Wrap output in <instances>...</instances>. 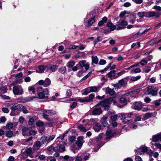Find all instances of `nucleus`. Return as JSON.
<instances>
[{
  "instance_id": "f257e3e1",
  "label": "nucleus",
  "mask_w": 161,
  "mask_h": 161,
  "mask_svg": "<svg viewBox=\"0 0 161 161\" xmlns=\"http://www.w3.org/2000/svg\"><path fill=\"white\" fill-rule=\"evenodd\" d=\"M161 15V13H158L154 11L147 12L146 11L140 12L137 13V15L138 17L142 18L144 17L147 18H150L155 16L156 18L159 17Z\"/></svg>"
},
{
  "instance_id": "f03ea898",
  "label": "nucleus",
  "mask_w": 161,
  "mask_h": 161,
  "mask_svg": "<svg viewBox=\"0 0 161 161\" xmlns=\"http://www.w3.org/2000/svg\"><path fill=\"white\" fill-rule=\"evenodd\" d=\"M113 97H110L98 103L96 105V106H101L104 108L105 110H108L109 109V105L113 102L114 104H115L116 101L114 100Z\"/></svg>"
},
{
  "instance_id": "7ed1b4c3",
  "label": "nucleus",
  "mask_w": 161,
  "mask_h": 161,
  "mask_svg": "<svg viewBox=\"0 0 161 161\" xmlns=\"http://www.w3.org/2000/svg\"><path fill=\"white\" fill-rule=\"evenodd\" d=\"M20 104L17 103H13L10 108L11 111L10 115L12 116L18 115L20 113Z\"/></svg>"
},
{
  "instance_id": "20e7f679",
  "label": "nucleus",
  "mask_w": 161,
  "mask_h": 161,
  "mask_svg": "<svg viewBox=\"0 0 161 161\" xmlns=\"http://www.w3.org/2000/svg\"><path fill=\"white\" fill-rule=\"evenodd\" d=\"M40 112L43 118L48 120H49L48 116H52L56 114L55 111L52 110L43 109L40 110Z\"/></svg>"
},
{
  "instance_id": "39448f33",
  "label": "nucleus",
  "mask_w": 161,
  "mask_h": 161,
  "mask_svg": "<svg viewBox=\"0 0 161 161\" xmlns=\"http://www.w3.org/2000/svg\"><path fill=\"white\" fill-rule=\"evenodd\" d=\"M128 94H126L124 95L119 99L118 103H116L115 105H116L118 107L121 108L127 104L128 98L127 97Z\"/></svg>"
},
{
  "instance_id": "423d86ee",
  "label": "nucleus",
  "mask_w": 161,
  "mask_h": 161,
  "mask_svg": "<svg viewBox=\"0 0 161 161\" xmlns=\"http://www.w3.org/2000/svg\"><path fill=\"white\" fill-rule=\"evenodd\" d=\"M158 88L155 86H148L147 88V92L149 94L153 96H156L158 94Z\"/></svg>"
},
{
  "instance_id": "0eeeda50",
  "label": "nucleus",
  "mask_w": 161,
  "mask_h": 161,
  "mask_svg": "<svg viewBox=\"0 0 161 161\" xmlns=\"http://www.w3.org/2000/svg\"><path fill=\"white\" fill-rule=\"evenodd\" d=\"M107 26L110 28V31H113L116 29L117 30H120L125 28L124 26H120V25H113V24L110 22H108Z\"/></svg>"
},
{
  "instance_id": "6e6552de",
  "label": "nucleus",
  "mask_w": 161,
  "mask_h": 161,
  "mask_svg": "<svg viewBox=\"0 0 161 161\" xmlns=\"http://www.w3.org/2000/svg\"><path fill=\"white\" fill-rule=\"evenodd\" d=\"M13 92L14 94L17 95H21L23 93V90L21 86L19 85L13 87Z\"/></svg>"
},
{
  "instance_id": "1a4fd4ad",
  "label": "nucleus",
  "mask_w": 161,
  "mask_h": 161,
  "mask_svg": "<svg viewBox=\"0 0 161 161\" xmlns=\"http://www.w3.org/2000/svg\"><path fill=\"white\" fill-rule=\"evenodd\" d=\"M83 139L84 137L82 136H80L77 138V140L76 143L78 146V148L76 149H75L74 150H73L74 153H76L78 150H79L80 149L84 142V141L83 140Z\"/></svg>"
},
{
  "instance_id": "9d476101",
  "label": "nucleus",
  "mask_w": 161,
  "mask_h": 161,
  "mask_svg": "<svg viewBox=\"0 0 161 161\" xmlns=\"http://www.w3.org/2000/svg\"><path fill=\"white\" fill-rule=\"evenodd\" d=\"M143 105L140 101L136 102L133 103L131 108L136 110H140L142 108Z\"/></svg>"
},
{
  "instance_id": "9b49d317",
  "label": "nucleus",
  "mask_w": 161,
  "mask_h": 161,
  "mask_svg": "<svg viewBox=\"0 0 161 161\" xmlns=\"http://www.w3.org/2000/svg\"><path fill=\"white\" fill-rule=\"evenodd\" d=\"M95 95L93 94H90L88 97H85L81 98L78 99L81 102H89L93 100V99Z\"/></svg>"
},
{
  "instance_id": "f8f14e48",
  "label": "nucleus",
  "mask_w": 161,
  "mask_h": 161,
  "mask_svg": "<svg viewBox=\"0 0 161 161\" xmlns=\"http://www.w3.org/2000/svg\"><path fill=\"white\" fill-rule=\"evenodd\" d=\"M43 91L44 92V91L43 90V88L42 87H38L37 89V94L40 99L46 98Z\"/></svg>"
},
{
  "instance_id": "ddd939ff",
  "label": "nucleus",
  "mask_w": 161,
  "mask_h": 161,
  "mask_svg": "<svg viewBox=\"0 0 161 161\" xmlns=\"http://www.w3.org/2000/svg\"><path fill=\"white\" fill-rule=\"evenodd\" d=\"M86 60H82L79 62L78 64L81 68L84 67L86 70H87L89 68V64L88 63H86Z\"/></svg>"
},
{
  "instance_id": "4468645a",
  "label": "nucleus",
  "mask_w": 161,
  "mask_h": 161,
  "mask_svg": "<svg viewBox=\"0 0 161 161\" xmlns=\"http://www.w3.org/2000/svg\"><path fill=\"white\" fill-rule=\"evenodd\" d=\"M36 98V97H31L30 98V99H28L27 98H25L21 97L17 99L16 100L18 102L20 103H26L30 100H33L34 98Z\"/></svg>"
},
{
  "instance_id": "2eb2a0df",
  "label": "nucleus",
  "mask_w": 161,
  "mask_h": 161,
  "mask_svg": "<svg viewBox=\"0 0 161 161\" xmlns=\"http://www.w3.org/2000/svg\"><path fill=\"white\" fill-rule=\"evenodd\" d=\"M159 140L161 141V133H158L153 136L152 141L154 142H157Z\"/></svg>"
},
{
  "instance_id": "dca6fc26",
  "label": "nucleus",
  "mask_w": 161,
  "mask_h": 161,
  "mask_svg": "<svg viewBox=\"0 0 161 161\" xmlns=\"http://www.w3.org/2000/svg\"><path fill=\"white\" fill-rule=\"evenodd\" d=\"M23 74L22 72H20L16 75L15 78L16 79V83H21L23 82Z\"/></svg>"
},
{
  "instance_id": "f3484780",
  "label": "nucleus",
  "mask_w": 161,
  "mask_h": 161,
  "mask_svg": "<svg viewBox=\"0 0 161 161\" xmlns=\"http://www.w3.org/2000/svg\"><path fill=\"white\" fill-rule=\"evenodd\" d=\"M148 150V148L147 147L144 146H141L137 150V153L138 154H141L143 152H147Z\"/></svg>"
},
{
  "instance_id": "a211bd4d",
  "label": "nucleus",
  "mask_w": 161,
  "mask_h": 161,
  "mask_svg": "<svg viewBox=\"0 0 161 161\" xmlns=\"http://www.w3.org/2000/svg\"><path fill=\"white\" fill-rule=\"evenodd\" d=\"M58 69V66L55 65H47V69L46 72H48L49 70L52 72H55Z\"/></svg>"
},
{
  "instance_id": "6ab92c4d",
  "label": "nucleus",
  "mask_w": 161,
  "mask_h": 161,
  "mask_svg": "<svg viewBox=\"0 0 161 161\" xmlns=\"http://www.w3.org/2000/svg\"><path fill=\"white\" fill-rule=\"evenodd\" d=\"M102 113V111L101 108H96L92 110V114L93 115H99Z\"/></svg>"
},
{
  "instance_id": "aec40b11",
  "label": "nucleus",
  "mask_w": 161,
  "mask_h": 161,
  "mask_svg": "<svg viewBox=\"0 0 161 161\" xmlns=\"http://www.w3.org/2000/svg\"><path fill=\"white\" fill-rule=\"evenodd\" d=\"M65 147L63 145H58L56 147L55 152H62L65 151Z\"/></svg>"
},
{
  "instance_id": "412c9836",
  "label": "nucleus",
  "mask_w": 161,
  "mask_h": 161,
  "mask_svg": "<svg viewBox=\"0 0 161 161\" xmlns=\"http://www.w3.org/2000/svg\"><path fill=\"white\" fill-rule=\"evenodd\" d=\"M115 133L112 130H110L106 131V135L107 138L110 139L115 135Z\"/></svg>"
},
{
  "instance_id": "4be33fe9",
  "label": "nucleus",
  "mask_w": 161,
  "mask_h": 161,
  "mask_svg": "<svg viewBox=\"0 0 161 161\" xmlns=\"http://www.w3.org/2000/svg\"><path fill=\"white\" fill-rule=\"evenodd\" d=\"M41 144L40 142L37 141L34 144L33 147V150L35 151H37L39 149Z\"/></svg>"
},
{
  "instance_id": "5701e85b",
  "label": "nucleus",
  "mask_w": 161,
  "mask_h": 161,
  "mask_svg": "<svg viewBox=\"0 0 161 161\" xmlns=\"http://www.w3.org/2000/svg\"><path fill=\"white\" fill-rule=\"evenodd\" d=\"M32 149L31 147H29L26 149L25 152L27 155V157L29 156L31 158H34V156L32 155Z\"/></svg>"
},
{
  "instance_id": "b1692460",
  "label": "nucleus",
  "mask_w": 161,
  "mask_h": 161,
  "mask_svg": "<svg viewBox=\"0 0 161 161\" xmlns=\"http://www.w3.org/2000/svg\"><path fill=\"white\" fill-rule=\"evenodd\" d=\"M30 129L27 127H24L22 129V134L23 136H29V131Z\"/></svg>"
},
{
  "instance_id": "393cba45",
  "label": "nucleus",
  "mask_w": 161,
  "mask_h": 161,
  "mask_svg": "<svg viewBox=\"0 0 161 161\" xmlns=\"http://www.w3.org/2000/svg\"><path fill=\"white\" fill-rule=\"evenodd\" d=\"M116 71L114 70H113L110 71L108 74V77L111 79L116 78H115L116 76Z\"/></svg>"
},
{
  "instance_id": "a878e982",
  "label": "nucleus",
  "mask_w": 161,
  "mask_h": 161,
  "mask_svg": "<svg viewBox=\"0 0 161 161\" xmlns=\"http://www.w3.org/2000/svg\"><path fill=\"white\" fill-rule=\"evenodd\" d=\"M105 92L106 94H108L111 95H113L115 93L114 89L110 88L108 87L106 88Z\"/></svg>"
},
{
  "instance_id": "bb28decb",
  "label": "nucleus",
  "mask_w": 161,
  "mask_h": 161,
  "mask_svg": "<svg viewBox=\"0 0 161 161\" xmlns=\"http://www.w3.org/2000/svg\"><path fill=\"white\" fill-rule=\"evenodd\" d=\"M38 69L40 70L39 73H42L44 72L45 70H46L47 69V65L44 66L43 65H41L39 66L38 67Z\"/></svg>"
},
{
  "instance_id": "cd10ccee",
  "label": "nucleus",
  "mask_w": 161,
  "mask_h": 161,
  "mask_svg": "<svg viewBox=\"0 0 161 161\" xmlns=\"http://www.w3.org/2000/svg\"><path fill=\"white\" fill-rule=\"evenodd\" d=\"M20 112L22 111L23 113L24 114H27L29 112L27 109L26 107L23 106L21 104L20 106Z\"/></svg>"
},
{
  "instance_id": "c85d7f7f",
  "label": "nucleus",
  "mask_w": 161,
  "mask_h": 161,
  "mask_svg": "<svg viewBox=\"0 0 161 161\" xmlns=\"http://www.w3.org/2000/svg\"><path fill=\"white\" fill-rule=\"evenodd\" d=\"M74 158L72 157L66 155L64 157L62 161H73Z\"/></svg>"
},
{
  "instance_id": "c756f323",
  "label": "nucleus",
  "mask_w": 161,
  "mask_h": 161,
  "mask_svg": "<svg viewBox=\"0 0 161 161\" xmlns=\"http://www.w3.org/2000/svg\"><path fill=\"white\" fill-rule=\"evenodd\" d=\"M93 128L95 132H98L101 129V126L100 124H97L94 126Z\"/></svg>"
},
{
  "instance_id": "7c9ffc66",
  "label": "nucleus",
  "mask_w": 161,
  "mask_h": 161,
  "mask_svg": "<svg viewBox=\"0 0 161 161\" xmlns=\"http://www.w3.org/2000/svg\"><path fill=\"white\" fill-rule=\"evenodd\" d=\"M91 92V91L90 87H88L83 90L82 94L83 95H86L88 93Z\"/></svg>"
},
{
  "instance_id": "2f4dec72",
  "label": "nucleus",
  "mask_w": 161,
  "mask_h": 161,
  "mask_svg": "<svg viewBox=\"0 0 161 161\" xmlns=\"http://www.w3.org/2000/svg\"><path fill=\"white\" fill-rule=\"evenodd\" d=\"M91 89V92H98L100 89V87L99 86H93L90 87Z\"/></svg>"
},
{
  "instance_id": "473e14b6",
  "label": "nucleus",
  "mask_w": 161,
  "mask_h": 161,
  "mask_svg": "<svg viewBox=\"0 0 161 161\" xmlns=\"http://www.w3.org/2000/svg\"><path fill=\"white\" fill-rule=\"evenodd\" d=\"M92 63L96 64L98 63V59L97 56H92Z\"/></svg>"
},
{
  "instance_id": "72a5a7b5",
  "label": "nucleus",
  "mask_w": 161,
  "mask_h": 161,
  "mask_svg": "<svg viewBox=\"0 0 161 161\" xmlns=\"http://www.w3.org/2000/svg\"><path fill=\"white\" fill-rule=\"evenodd\" d=\"M51 84V81L48 78H46L44 80V86L45 87L49 86Z\"/></svg>"
},
{
  "instance_id": "f704fd0d",
  "label": "nucleus",
  "mask_w": 161,
  "mask_h": 161,
  "mask_svg": "<svg viewBox=\"0 0 161 161\" xmlns=\"http://www.w3.org/2000/svg\"><path fill=\"white\" fill-rule=\"evenodd\" d=\"M78 128L81 131L83 132H86L87 130L86 128L84 127L82 125H80L78 126Z\"/></svg>"
},
{
  "instance_id": "c9c22d12",
  "label": "nucleus",
  "mask_w": 161,
  "mask_h": 161,
  "mask_svg": "<svg viewBox=\"0 0 161 161\" xmlns=\"http://www.w3.org/2000/svg\"><path fill=\"white\" fill-rule=\"evenodd\" d=\"M75 64V62L73 60L69 61L67 64V66L69 68L72 67Z\"/></svg>"
},
{
  "instance_id": "e433bc0d",
  "label": "nucleus",
  "mask_w": 161,
  "mask_h": 161,
  "mask_svg": "<svg viewBox=\"0 0 161 161\" xmlns=\"http://www.w3.org/2000/svg\"><path fill=\"white\" fill-rule=\"evenodd\" d=\"M7 88L6 86H2L0 88L1 93H5L7 92Z\"/></svg>"
},
{
  "instance_id": "4c0bfd02",
  "label": "nucleus",
  "mask_w": 161,
  "mask_h": 161,
  "mask_svg": "<svg viewBox=\"0 0 161 161\" xmlns=\"http://www.w3.org/2000/svg\"><path fill=\"white\" fill-rule=\"evenodd\" d=\"M141 69L140 68H136L132 69L130 72L131 74L137 73L141 72Z\"/></svg>"
},
{
  "instance_id": "58836bf2",
  "label": "nucleus",
  "mask_w": 161,
  "mask_h": 161,
  "mask_svg": "<svg viewBox=\"0 0 161 161\" xmlns=\"http://www.w3.org/2000/svg\"><path fill=\"white\" fill-rule=\"evenodd\" d=\"M148 62L147 60L145 58L142 59L139 63H139L141 65L144 66L146 65Z\"/></svg>"
},
{
  "instance_id": "ea45409f",
  "label": "nucleus",
  "mask_w": 161,
  "mask_h": 161,
  "mask_svg": "<svg viewBox=\"0 0 161 161\" xmlns=\"http://www.w3.org/2000/svg\"><path fill=\"white\" fill-rule=\"evenodd\" d=\"M58 71L62 74H64L66 71V69L65 67H63L59 68Z\"/></svg>"
},
{
  "instance_id": "a19ab883",
  "label": "nucleus",
  "mask_w": 161,
  "mask_h": 161,
  "mask_svg": "<svg viewBox=\"0 0 161 161\" xmlns=\"http://www.w3.org/2000/svg\"><path fill=\"white\" fill-rule=\"evenodd\" d=\"M47 137L46 136H42L40 139L41 142L43 144L45 143L46 142H47Z\"/></svg>"
},
{
  "instance_id": "79ce46f5",
  "label": "nucleus",
  "mask_w": 161,
  "mask_h": 161,
  "mask_svg": "<svg viewBox=\"0 0 161 161\" xmlns=\"http://www.w3.org/2000/svg\"><path fill=\"white\" fill-rule=\"evenodd\" d=\"M141 78V76L140 75H138L137 76H132L131 78V80L135 81H137L140 79Z\"/></svg>"
},
{
  "instance_id": "37998d69",
  "label": "nucleus",
  "mask_w": 161,
  "mask_h": 161,
  "mask_svg": "<svg viewBox=\"0 0 161 161\" xmlns=\"http://www.w3.org/2000/svg\"><path fill=\"white\" fill-rule=\"evenodd\" d=\"M36 125L38 127L45 126L46 124H45L42 121H39L36 123Z\"/></svg>"
},
{
  "instance_id": "c03bdc74",
  "label": "nucleus",
  "mask_w": 161,
  "mask_h": 161,
  "mask_svg": "<svg viewBox=\"0 0 161 161\" xmlns=\"http://www.w3.org/2000/svg\"><path fill=\"white\" fill-rule=\"evenodd\" d=\"M43 90L44 91V92L43 91V93H44L46 98H47L49 95L48 89L47 88H46L44 89H43Z\"/></svg>"
},
{
  "instance_id": "a18cd8bd",
  "label": "nucleus",
  "mask_w": 161,
  "mask_h": 161,
  "mask_svg": "<svg viewBox=\"0 0 161 161\" xmlns=\"http://www.w3.org/2000/svg\"><path fill=\"white\" fill-rule=\"evenodd\" d=\"M93 22L92 21H85L84 23L85 25L89 27L90 25H92Z\"/></svg>"
},
{
  "instance_id": "49530a36",
  "label": "nucleus",
  "mask_w": 161,
  "mask_h": 161,
  "mask_svg": "<svg viewBox=\"0 0 161 161\" xmlns=\"http://www.w3.org/2000/svg\"><path fill=\"white\" fill-rule=\"evenodd\" d=\"M157 39L156 38H154L151 40L149 42L150 45H152L156 43L157 41Z\"/></svg>"
},
{
  "instance_id": "de8ad7c7",
  "label": "nucleus",
  "mask_w": 161,
  "mask_h": 161,
  "mask_svg": "<svg viewBox=\"0 0 161 161\" xmlns=\"http://www.w3.org/2000/svg\"><path fill=\"white\" fill-rule=\"evenodd\" d=\"M125 70H123L121 71L120 72L117 73L116 75V76H115V78H117L119 76H121L123 74L125 73Z\"/></svg>"
},
{
  "instance_id": "09e8293b",
  "label": "nucleus",
  "mask_w": 161,
  "mask_h": 161,
  "mask_svg": "<svg viewBox=\"0 0 161 161\" xmlns=\"http://www.w3.org/2000/svg\"><path fill=\"white\" fill-rule=\"evenodd\" d=\"M153 115V114L152 113H147L145 114L144 118L146 119H147L149 118L152 117Z\"/></svg>"
},
{
  "instance_id": "8fccbe9b",
  "label": "nucleus",
  "mask_w": 161,
  "mask_h": 161,
  "mask_svg": "<svg viewBox=\"0 0 161 161\" xmlns=\"http://www.w3.org/2000/svg\"><path fill=\"white\" fill-rule=\"evenodd\" d=\"M6 136L8 137H11L13 136V132L11 130H9L7 132Z\"/></svg>"
},
{
  "instance_id": "3c124183",
  "label": "nucleus",
  "mask_w": 161,
  "mask_h": 161,
  "mask_svg": "<svg viewBox=\"0 0 161 161\" xmlns=\"http://www.w3.org/2000/svg\"><path fill=\"white\" fill-rule=\"evenodd\" d=\"M55 137V135H52L49 136L47 139V142L48 143L52 141Z\"/></svg>"
},
{
  "instance_id": "603ef678",
  "label": "nucleus",
  "mask_w": 161,
  "mask_h": 161,
  "mask_svg": "<svg viewBox=\"0 0 161 161\" xmlns=\"http://www.w3.org/2000/svg\"><path fill=\"white\" fill-rule=\"evenodd\" d=\"M14 125L11 123H8L6 125V128L8 129H10L13 128Z\"/></svg>"
},
{
  "instance_id": "864d4df0",
  "label": "nucleus",
  "mask_w": 161,
  "mask_h": 161,
  "mask_svg": "<svg viewBox=\"0 0 161 161\" xmlns=\"http://www.w3.org/2000/svg\"><path fill=\"white\" fill-rule=\"evenodd\" d=\"M151 70V67L150 66H147L145 67L144 69V72L145 73H148Z\"/></svg>"
},
{
  "instance_id": "5fc2aeb1",
  "label": "nucleus",
  "mask_w": 161,
  "mask_h": 161,
  "mask_svg": "<svg viewBox=\"0 0 161 161\" xmlns=\"http://www.w3.org/2000/svg\"><path fill=\"white\" fill-rule=\"evenodd\" d=\"M152 145L155 146L157 148H159L160 150H161V144L159 143H152Z\"/></svg>"
},
{
  "instance_id": "6e6d98bb",
  "label": "nucleus",
  "mask_w": 161,
  "mask_h": 161,
  "mask_svg": "<svg viewBox=\"0 0 161 161\" xmlns=\"http://www.w3.org/2000/svg\"><path fill=\"white\" fill-rule=\"evenodd\" d=\"M0 96L2 99L4 100L10 99V97L9 96H7L1 94L0 95Z\"/></svg>"
},
{
  "instance_id": "4d7b16f0",
  "label": "nucleus",
  "mask_w": 161,
  "mask_h": 161,
  "mask_svg": "<svg viewBox=\"0 0 161 161\" xmlns=\"http://www.w3.org/2000/svg\"><path fill=\"white\" fill-rule=\"evenodd\" d=\"M128 14L127 12L125 11L124 10L122 12H121L119 15V17L121 18L123 17L125 14Z\"/></svg>"
},
{
  "instance_id": "13d9d810",
  "label": "nucleus",
  "mask_w": 161,
  "mask_h": 161,
  "mask_svg": "<svg viewBox=\"0 0 161 161\" xmlns=\"http://www.w3.org/2000/svg\"><path fill=\"white\" fill-rule=\"evenodd\" d=\"M125 117L128 118H132L133 116V114L131 112L125 113Z\"/></svg>"
},
{
  "instance_id": "bf43d9fd",
  "label": "nucleus",
  "mask_w": 161,
  "mask_h": 161,
  "mask_svg": "<svg viewBox=\"0 0 161 161\" xmlns=\"http://www.w3.org/2000/svg\"><path fill=\"white\" fill-rule=\"evenodd\" d=\"M37 134V132L34 130H30L29 131V136L34 135Z\"/></svg>"
},
{
  "instance_id": "052dcab7",
  "label": "nucleus",
  "mask_w": 161,
  "mask_h": 161,
  "mask_svg": "<svg viewBox=\"0 0 161 161\" xmlns=\"http://www.w3.org/2000/svg\"><path fill=\"white\" fill-rule=\"evenodd\" d=\"M139 63H136L130 66V67H129L128 68H126V69L127 70H129L130 69H131L132 68L135 67H137L139 65Z\"/></svg>"
},
{
  "instance_id": "680f3d73",
  "label": "nucleus",
  "mask_w": 161,
  "mask_h": 161,
  "mask_svg": "<svg viewBox=\"0 0 161 161\" xmlns=\"http://www.w3.org/2000/svg\"><path fill=\"white\" fill-rule=\"evenodd\" d=\"M142 90V88H139L134 90L132 92V93L133 94H137L138 93Z\"/></svg>"
},
{
  "instance_id": "e2e57ef3",
  "label": "nucleus",
  "mask_w": 161,
  "mask_h": 161,
  "mask_svg": "<svg viewBox=\"0 0 161 161\" xmlns=\"http://www.w3.org/2000/svg\"><path fill=\"white\" fill-rule=\"evenodd\" d=\"M125 115V113H120L119 114V116L121 120H123L126 118Z\"/></svg>"
},
{
  "instance_id": "0e129e2a",
  "label": "nucleus",
  "mask_w": 161,
  "mask_h": 161,
  "mask_svg": "<svg viewBox=\"0 0 161 161\" xmlns=\"http://www.w3.org/2000/svg\"><path fill=\"white\" fill-rule=\"evenodd\" d=\"M155 105L156 106H158L161 104V100L158 99L155 101L154 102Z\"/></svg>"
},
{
  "instance_id": "69168bd1",
  "label": "nucleus",
  "mask_w": 161,
  "mask_h": 161,
  "mask_svg": "<svg viewBox=\"0 0 161 161\" xmlns=\"http://www.w3.org/2000/svg\"><path fill=\"white\" fill-rule=\"evenodd\" d=\"M118 117V115L117 114H115L111 116L110 117V118L113 121H114L116 120Z\"/></svg>"
},
{
  "instance_id": "338daca9",
  "label": "nucleus",
  "mask_w": 161,
  "mask_h": 161,
  "mask_svg": "<svg viewBox=\"0 0 161 161\" xmlns=\"http://www.w3.org/2000/svg\"><path fill=\"white\" fill-rule=\"evenodd\" d=\"M28 90L31 93L34 94L35 92V88L33 86H29L28 87Z\"/></svg>"
},
{
  "instance_id": "774afa93",
  "label": "nucleus",
  "mask_w": 161,
  "mask_h": 161,
  "mask_svg": "<svg viewBox=\"0 0 161 161\" xmlns=\"http://www.w3.org/2000/svg\"><path fill=\"white\" fill-rule=\"evenodd\" d=\"M75 161H83V160L81 157L77 156L75 158Z\"/></svg>"
}]
</instances>
